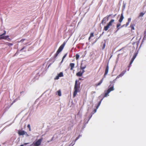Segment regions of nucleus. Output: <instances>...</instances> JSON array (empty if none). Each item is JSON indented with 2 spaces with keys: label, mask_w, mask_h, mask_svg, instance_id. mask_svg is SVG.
Segmentation results:
<instances>
[{
  "label": "nucleus",
  "mask_w": 146,
  "mask_h": 146,
  "mask_svg": "<svg viewBox=\"0 0 146 146\" xmlns=\"http://www.w3.org/2000/svg\"><path fill=\"white\" fill-rule=\"evenodd\" d=\"M59 53V52L57 51L56 53L54 55V57L55 58H56L58 56V55Z\"/></svg>",
  "instance_id": "obj_26"
},
{
  "label": "nucleus",
  "mask_w": 146,
  "mask_h": 146,
  "mask_svg": "<svg viewBox=\"0 0 146 146\" xmlns=\"http://www.w3.org/2000/svg\"><path fill=\"white\" fill-rule=\"evenodd\" d=\"M94 33H90V37H93L94 36Z\"/></svg>",
  "instance_id": "obj_29"
},
{
  "label": "nucleus",
  "mask_w": 146,
  "mask_h": 146,
  "mask_svg": "<svg viewBox=\"0 0 146 146\" xmlns=\"http://www.w3.org/2000/svg\"><path fill=\"white\" fill-rule=\"evenodd\" d=\"M134 60V58H133V57L131 60H133V61Z\"/></svg>",
  "instance_id": "obj_45"
},
{
  "label": "nucleus",
  "mask_w": 146,
  "mask_h": 146,
  "mask_svg": "<svg viewBox=\"0 0 146 146\" xmlns=\"http://www.w3.org/2000/svg\"><path fill=\"white\" fill-rule=\"evenodd\" d=\"M67 54H65L63 56L62 58V60L61 61V63H62L63 62L64 59L66 57V56L67 55Z\"/></svg>",
  "instance_id": "obj_24"
},
{
  "label": "nucleus",
  "mask_w": 146,
  "mask_h": 146,
  "mask_svg": "<svg viewBox=\"0 0 146 146\" xmlns=\"http://www.w3.org/2000/svg\"><path fill=\"white\" fill-rule=\"evenodd\" d=\"M5 36H4V35H2V34L0 35V40H5Z\"/></svg>",
  "instance_id": "obj_19"
},
{
  "label": "nucleus",
  "mask_w": 146,
  "mask_h": 146,
  "mask_svg": "<svg viewBox=\"0 0 146 146\" xmlns=\"http://www.w3.org/2000/svg\"><path fill=\"white\" fill-rule=\"evenodd\" d=\"M20 146H23V145H21Z\"/></svg>",
  "instance_id": "obj_48"
},
{
  "label": "nucleus",
  "mask_w": 146,
  "mask_h": 146,
  "mask_svg": "<svg viewBox=\"0 0 146 146\" xmlns=\"http://www.w3.org/2000/svg\"><path fill=\"white\" fill-rule=\"evenodd\" d=\"M75 64L73 63H70V70H72L74 67Z\"/></svg>",
  "instance_id": "obj_11"
},
{
  "label": "nucleus",
  "mask_w": 146,
  "mask_h": 146,
  "mask_svg": "<svg viewBox=\"0 0 146 146\" xmlns=\"http://www.w3.org/2000/svg\"><path fill=\"white\" fill-rule=\"evenodd\" d=\"M110 26L108 24L107 25L104 27V30L106 31L108 30Z\"/></svg>",
  "instance_id": "obj_13"
},
{
  "label": "nucleus",
  "mask_w": 146,
  "mask_h": 146,
  "mask_svg": "<svg viewBox=\"0 0 146 146\" xmlns=\"http://www.w3.org/2000/svg\"><path fill=\"white\" fill-rule=\"evenodd\" d=\"M57 94L59 96H61V92L60 90H59L57 92Z\"/></svg>",
  "instance_id": "obj_20"
},
{
  "label": "nucleus",
  "mask_w": 146,
  "mask_h": 146,
  "mask_svg": "<svg viewBox=\"0 0 146 146\" xmlns=\"http://www.w3.org/2000/svg\"><path fill=\"white\" fill-rule=\"evenodd\" d=\"M80 84L77 83V81L76 80L75 81V84L74 85V91L73 93V96L74 97L76 95L78 92H80Z\"/></svg>",
  "instance_id": "obj_1"
},
{
  "label": "nucleus",
  "mask_w": 146,
  "mask_h": 146,
  "mask_svg": "<svg viewBox=\"0 0 146 146\" xmlns=\"http://www.w3.org/2000/svg\"><path fill=\"white\" fill-rule=\"evenodd\" d=\"M27 136H29V135L27 133V132H26V133H25V134Z\"/></svg>",
  "instance_id": "obj_43"
},
{
  "label": "nucleus",
  "mask_w": 146,
  "mask_h": 146,
  "mask_svg": "<svg viewBox=\"0 0 146 146\" xmlns=\"http://www.w3.org/2000/svg\"><path fill=\"white\" fill-rule=\"evenodd\" d=\"M80 136V135H79L78 137H77L76 138V139H75V140L76 141V140H77L79 138V137Z\"/></svg>",
  "instance_id": "obj_38"
},
{
  "label": "nucleus",
  "mask_w": 146,
  "mask_h": 146,
  "mask_svg": "<svg viewBox=\"0 0 146 146\" xmlns=\"http://www.w3.org/2000/svg\"><path fill=\"white\" fill-rule=\"evenodd\" d=\"M130 27H131L132 30L134 29V26L133 25L131 24L130 25Z\"/></svg>",
  "instance_id": "obj_28"
},
{
  "label": "nucleus",
  "mask_w": 146,
  "mask_h": 146,
  "mask_svg": "<svg viewBox=\"0 0 146 146\" xmlns=\"http://www.w3.org/2000/svg\"><path fill=\"white\" fill-rule=\"evenodd\" d=\"M96 93V92L94 91V92H91V94H93L94 93Z\"/></svg>",
  "instance_id": "obj_42"
},
{
  "label": "nucleus",
  "mask_w": 146,
  "mask_h": 146,
  "mask_svg": "<svg viewBox=\"0 0 146 146\" xmlns=\"http://www.w3.org/2000/svg\"><path fill=\"white\" fill-rule=\"evenodd\" d=\"M145 13H143V12H141L139 13V17H142L145 14Z\"/></svg>",
  "instance_id": "obj_23"
},
{
  "label": "nucleus",
  "mask_w": 146,
  "mask_h": 146,
  "mask_svg": "<svg viewBox=\"0 0 146 146\" xmlns=\"http://www.w3.org/2000/svg\"><path fill=\"white\" fill-rule=\"evenodd\" d=\"M121 25V24L120 23H118L117 25V30L116 32H117L119 29V27Z\"/></svg>",
  "instance_id": "obj_21"
},
{
  "label": "nucleus",
  "mask_w": 146,
  "mask_h": 146,
  "mask_svg": "<svg viewBox=\"0 0 146 146\" xmlns=\"http://www.w3.org/2000/svg\"><path fill=\"white\" fill-rule=\"evenodd\" d=\"M111 16V15H107L106 17H104L102 21V23L105 24L107 21L108 20L109 18Z\"/></svg>",
  "instance_id": "obj_2"
},
{
  "label": "nucleus",
  "mask_w": 146,
  "mask_h": 146,
  "mask_svg": "<svg viewBox=\"0 0 146 146\" xmlns=\"http://www.w3.org/2000/svg\"><path fill=\"white\" fill-rule=\"evenodd\" d=\"M7 40L9 41H10L11 40V39L10 38H7Z\"/></svg>",
  "instance_id": "obj_40"
},
{
  "label": "nucleus",
  "mask_w": 146,
  "mask_h": 146,
  "mask_svg": "<svg viewBox=\"0 0 146 146\" xmlns=\"http://www.w3.org/2000/svg\"><path fill=\"white\" fill-rule=\"evenodd\" d=\"M126 70H123L119 75L117 76L116 78L115 79L113 80V83H115L117 79L118 78L120 77H121L126 72Z\"/></svg>",
  "instance_id": "obj_3"
},
{
  "label": "nucleus",
  "mask_w": 146,
  "mask_h": 146,
  "mask_svg": "<svg viewBox=\"0 0 146 146\" xmlns=\"http://www.w3.org/2000/svg\"><path fill=\"white\" fill-rule=\"evenodd\" d=\"M27 127H28V128H29V131H31V127H30V125L28 124L27 125Z\"/></svg>",
  "instance_id": "obj_32"
},
{
  "label": "nucleus",
  "mask_w": 146,
  "mask_h": 146,
  "mask_svg": "<svg viewBox=\"0 0 146 146\" xmlns=\"http://www.w3.org/2000/svg\"><path fill=\"white\" fill-rule=\"evenodd\" d=\"M25 40V39H22L21 40H20V41H18V42H23Z\"/></svg>",
  "instance_id": "obj_30"
},
{
  "label": "nucleus",
  "mask_w": 146,
  "mask_h": 146,
  "mask_svg": "<svg viewBox=\"0 0 146 146\" xmlns=\"http://www.w3.org/2000/svg\"><path fill=\"white\" fill-rule=\"evenodd\" d=\"M5 44L9 46H11L13 45V43H10L8 42H6L5 43Z\"/></svg>",
  "instance_id": "obj_18"
},
{
  "label": "nucleus",
  "mask_w": 146,
  "mask_h": 146,
  "mask_svg": "<svg viewBox=\"0 0 146 146\" xmlns=\"http://www.w3.org/2000/svg\"><path fill=\"white\" fill-rule=\"evenodd\" d=\"M86 65L84 64L83 63H82L81 64L80 68L82 70H84L86 67Z\"/></svg>",
  "instance_id": "obj_12"
},
{
  "label": "nucleus",
  "mask_w": 146,
  "mask_h": 146,
  "mask_svg": "<svg viewBox=\"0 0 146 146\" xmlns=\"http://www.w3.org/2000/svg\"><path fill=\"white\" fill-rule=\"evenodd\" d=\"M144 34H145V36H144V37H143V40L145 39V38H146V32L145 31V32Z\"/></svg>",
  "instance_id": "obj_36"
},
{
  "label": "nucleus",
  "mask_w": 146,
  "mask_h": 146,
  "mask_svg": "<svg viewBox=\"0 0 146 146\" xmlns=\"http://www.w3.org/2000/svg\"><path fill=\"white\" fill-rule=\"evenodd\" d=\"M110 83H111V84H112V82H110Z\"/></svg>",
  "instance_id": "obj_50"
},
{
  "label": "nucleus",
  "mask_w": 146,
  "mask_h": 146,
  "mask_svg": "<svg viewBox=\"0 0 146 146\" xmlns=\"http://www.w3.org/2000/svg\"><path fill=\"white\" fill-rule=\"evenodd\" d=\"M133 61V60H131L130 63V64H129V67H130L131 65V64H132V63Z\"/></svg>",
  "instance_id": "obj_37"
},
{
  "label": "nucleus",
  "mask_w": 146,
  "mask_h": 146,
  "mask_svg": "<svg viewBox=\"0 0 146 146\" xmlns=\"http://www.w3.org/2000/svg\"><path fill=\"white\" fill-rule=\"evenodd\" d=\"M23 91H22V92H20V94H21L22 93H23Z\"/></svg>",
  "instance_id": "obj_46"
},
{
  "label": "nucleus",
  "mask_w": 146,
  "mask_h": 146,
  "mask_svg": "<svg viewBox=\"0 0 146 146\" xmlns=\"http://www.w3.org/2000/svg\"><path fill=\"white\" fill-rule=\"evenodd\" d=\"M129 22H127L126 23V24L123 25L122 26V27H126L129 25Z\"/></svg>",
  "instance_id": "obj_25"
},
{
  "label": "nucleus",
  "mask_w": 146,
  "mask_h": 146,
  "mask_svg": "<svg viewBox=\"0 0 146 146\" xmlns=\"http://www.w3.org/2000/svg\"><path fill=\"white\" fill-rule=\"evenodd\" d=\"M114 21V19H111L108 24L110 26L112 25V23Z\"/></svg>",
  "instance_id": "obj_15"
},
{
  "label": "nucleus",
  "mask_w": 146,
  "mask_h": 146,
  "mask_svg": "<svg viewBox=\"0 0 146 146\" xmlns=\"http://www.w3.org/2000/svg\"><path fill=\"white\" fill-rule=\"evenodd\" d=\"M131 21V18H129L128 19V22L129 23Z\"/></svg>",
  "instance_id": "obj_34"
},
{
  "label": "nucleus",
  "mask_w": 146,
  "mask_h": 146,
  "mask_svg": "<svg viewBox=\"0 0 146 146\" xmlns=\"http://www.w3.org/2000/svg\"><path fill=\"white\" fill-rule=\"evenodd\" d=\"M133 58H134H134H135V56H133Z\"/></svg>",
  "instance_id": "obj_49"
},
{
  "label": "nucleus",
  "mask_w": 146,
  "mask_h": 146,
  "mask_svg": "<svg viewBox=\"0 0 146 146\" xmlns=\"http://www.w3.org/2000/svg\"><path fill=\"white\" fill-rule=\"evenodd\" d=\"M124 17L123 15V13H122L121 14L120 18L119 20V22L120 23H121Z\"/></svg>",
  "instance_id": "obj_9"
},
{
  "label": "nucleus",
  "mask_w": 146,
  "mask_h": 146,
  "mask_svg": "<svg viewBox=\"0 0 146 146\" xmlns=\"http://www.w3.org/2000/svg\"><path fill=\"white\" fill-rule=\"evenodd\" d=\"M108 70H109V66H108V65H107L106 66V69H105V73L104 75V77H105L106 76L108 72Z\"/></svg>",
  "instance_id": "obj_8"
},
{
  "label": "nucleus",
  "mask_w": 146,
  "mask_h": 146,
  "mask_svg": "<svg viewBox=\"0 0 146 146\" xmlns=\"http://www.w3.org/2000/svg\"><path fill=\"white\" fill-rule=\"evenodd\" d=\"M6 34V32L5 31H4V33L2 34V35H5Z\"/></svg>",
  "instance_id": "obj_39"
},
{
  "label": "nucleus",
  "mask_w": 146,
  "mask_h": 146,
  "mask_svg": "<svg viewBox=\"0 0 146 146\" xmlns=\"http://www.w3.org/2000/svg\"><path fill=\"white\" fill-rule=\"evenodd\" d=\"M110 86H109V88L107 90L108 92H109L110 93L111 91H113L114 90V84H112V86L110 88Z\"/></svg>",
  "instance_id": "obj_6"
},
{
  "label": "nucleus",
  "mask_w": 146,
  "mask_h": 146,
  "mask_svg": "<svg viewBox=\"0 0 146 146\" xmlns=\"http://www.w3.org/2000/svg\"><path fill=\"white\" fill-rule=\"evenodd\" d=\"M9 36L8 35L5 36V40H6L7 39V38L9 37Z\"/></svg>",
  "instance_id": "obj_35"
},
{
  "label": "nucleus",
  "mask_w": 146,
  "mask_h": 146,
  "mask_svg": "<svg viewBox=\"0 0 146 146\" xmlns=\"http://www.w3.org/2000/svg\"><path fill=\"white\" fill-rule=\"evenodd\" d=\"M66 44V42H64L60 46L57 50V51L60 53L63 49Z\"/></svg>",
  "instance_id": "obj_4"
},
{
  "label": "nucleus",
  "mask_w": 146,
  "mask_h": 146,
  "mask_svg": "<svg viewBox=\"0 0 146 146\" xmlns=\"http://www.w3.org/2000/svg\"><path fill=\"white\" fill-rule=\"evenodd\" d=\"M18 133L19 135H22L26 133V132L24 131H19Z\"/></svg>",
  "instance_id": "obj_7"
},
{
  "label": "nucleus",
  "mask_w": 146,
  "mask_h": 146,
  "mask_svg": "<svg viewBox=\"0 0 146 146\" xmlns=\"http://www.w3.org/2000/svg\"><path fill=\"white\" fill-rule=\"evenodd\" d=\"M25 48V47H23L20 50V51H22Z\"/></svg>",
  "instance_id": "obj_41"
},
{
  "label": "nucleus",
  "mask_w": 146,
  "mask_h": 146,
  "mask_svg": "<svg viewBox=\"0 0 146 146\" xmlns=\"http://www.w3.org/2000/svg\"><path fill=\"white\" fill-rule=\"evenodd\" d=\"M109 93L110 92H108V91L107 90L106 91V92L105 91L104 96L103 98H104V97H107Z\"/></svg>",
  "instance_id": "obj_16"
},
{
  "label": "nucleus",
  "mask_w": 146,
  "mask_h": 146,
  "mask_svg": "<svg viewBox=\"0 0 146 146\" xmlns=\"http://www.w3.org/2000/svg\"><path fill=\"white\" fill-rule=\"evenodd\" d=\"M59 77H63V73L62 72H60L58 74Z\"/></svg>",
  "instance_id": "obj_22"
},
{
  "label": "nucleus",
  "mask_w": 146,
  "mask_h": 146,
  "mask_svg": "<svg viewBox=\"0 0 146 146\" xmlns=\"http://www.w3.org/2000/svg\"><path fill=\"white\" fill-rule=\"evenodd\" d=\"M97 109V108H96V109H94L93 111L92 112V113L94 114L96 112V111Z\"/></svg>",
  "instance_id": "obj_33"
},
{
  "label": "nucleus",
  "mask_w": 146,
  "mask_h": 146,
  "mask_svg": "<svg viewBox=\"0 0 146 146\" xmlns=\"http://www.w3.org/2000/svg\"><path fill=\"white\" fill-rule=\"evenodd\" d=\"M79 57V55L78 54H76V60L78 59Z\"/></svg>",
  "instance_id": "obj_27"
},
{
  "label": "nucleus",
  "mask_w": 146,
  "mask_h": 146,
  "mask_svg": "<svg viewBox=\"0 0 146 146\" xmlns=\"http://www.w3.org/2000/svg\"><path fill=\"white\" fill-rule=\"evenodd\" d=\"M27 144V143H24V144L25 145H26Z\"/></svg>",
  "instance_id": "obj_47"
},
{
  "label": "nucleus",
  "mask_w": 146,
  "mask_h": 146,
  "mask_svg": "<svg viewBox=\"0 0 146 146\" xmlns=\"http://www.w3.org/2000/svg\"><path fill=\"white\" fill-rule=\"evenodd\" d=\"M84 70H83V72H79L76 74V75L77 76H82L83 73L84 72Z\"/></svg>",
  "instance_id": "obj_10"
},
{
  "label": "nucleus",
  "mask_w": 146,
  "mask_h": 146,
  "mask_svg": "<svg viewBox=\"0 0 146 146\" xmlns=\"http://www.w3.org/2000/svg\"><path fill=\"white\" fill-rule=\"evenodd\" d=\"M103 98H102L101 100H100V101L98 103V105L97 106H96V108H97V109H98L99 107V106H100L101 103V102L102 101V100H103Z\"/></svg>",
  "instance_id": "obj_17"
},
{
  "label": "nucleus",
  "mask_w": 146,
  "mask_h": 146,
  "mask_svg": "<svg viewBox=\"0 0 146 146\" xmlns=\"http://www.w3.org/2000/svg\"><path fill=\"white\" fill-rule=\"evenodd\" d=\"M59 76L58 75L55 78V80H58L59 78Z\"/></svg>",
  "instance_id": "obj_31"
},
{
  "label": "nucleus",
  "mask_w": 146,
  "mask_h": 146,
  "mask_svg": "<svg viewBox=\"0 0 146 146\" xmlns=\"http://www.w3.org/2000/svg\"><path fill=\"white\" fill-rule=\"evenodd\" d=\"M103 80V78H102L98 83H97L95 84V85L96 86H98L99 85H100L102 83V82Z\"/></svg>",
  "instance_id": "obj_14"
},
{
  "label": "nucleus",
  "mask_w": 146,
  "mask_h": 146,
  "mask_svg": "<svg viewBox=\"0 0 146 146\" xmlns=\"http://www.w3.org/2000/svg\"><path fill=\"white\" fill-rule=\"evenodd\" d=\"M42 141V139H40L38 140V141H36V142H33V144L35 146H38L40 145L41 141Z\"/></svg>",
  "instance_id": "obj_5"
},
{
  "label": "nucleus",
  "mask_w": 146,
  "mask_h": 146,
  "mask_svg": "<svg viewBox=\"0 0 146 146\" xmlns=\"http://www.w3.org/2000/svg\"><path fill=\"white\" fill-rule=\"evenodd\" d=\"M91 37H90V36L89 37V38H88V40H90V39H91Z\"/></svg>",
  "instance_id": "obj_44"
}]
</instances>
